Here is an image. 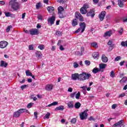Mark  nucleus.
<instances>
[{"mask_svg":"<svg viewBox=\"0 0 127 127\" xmlns=\"http://www.w3.org/2000/svg\"><path fill=\"white\" fill-rule=\"evenodd\" d=\"M17 0H11L9 1V5L14 10H18L20 8V4L17 1Z\"/></svg>","mask_w":127,"mask_h":127,"instance_id":"1","label":"nucleus"},{"mask_svg":"<svg viewBox=\"0 0 127 127\" xmlns=\"http://www.w3.org/2000/svg\"><path fill=\"white\" fill-rule=\"evenodd\" d=\"M91 77V74L86 73V72H82L79 74V81H85V80H89Z\"/></svg>","mask_w":127,"mask_h":127,"instance_id":"2","label":"nucleus"},{"mask_svg":"<svg viewBox=\"0 0 127 127\" xmlns=\"http://www.w3.org/2000/svg\"><path fill=\"white\" fill-rule=\"evenodd\" d=\"M89 7H90L89 3H85L80 9V13H81V14H86V13L88 12L87 9L89 8Z\"/></svg>","mask_w":127,"mask_h":127,"instance_id":"3","label":"nucleus"},{"mask_svg":"<svg viewBox=\"0 0 127 127\" xmlns=\"http://www.w3.org/2000/svg\"><path fill=\"white\" fill-rule=\"evenodd\" d=\"M88 110H86L83 112H81L79 114V118L81 121H83V120H87V118H88Z\"/></svg>","mask_w":127,"mask_h":127,"instance_id":"4","label":"nucleus"},{"mask_svg":"<svg viewBox=\"0 0 127 127\" xmlns=\"http://www.w3.org/2000/svg\"><path fill=\"white\" fill-rule=\"evenodd\" d=\"M64 11V8L63 7L60 6L58 8V13L59 14L60 18H64L65 16L63 15V12Z\"/></svg>","mask_w":127,"mask_h":127,"instance_id":"5","label":"nucleus"},{"mask_svg":"<svg viewBox=\"0 0 127 127\" xmlns=\"http://www.w3.org/2000/svg\"><path fill=\"white\" fill-rule=\"evenodd\" d=\"M75 18L79 19V21H84V17L79 12H76L74 15Z\"/></svg>","mask_w":127,"mask_h":127,"instance_id":"6","label":"nucleus"},{"mask_svg":"<svg viewBox=\"0 0 127 127\" xmlns=\"http://www.w3.org/2000/svg\"><path fill=\"white\" fill-rule=\"evenodd\" d=\"M114 127H125V124H124V120H122L113 125Z\"/></svg>","mask_w":127,"mask_h":127,"instance_id":"7","label":"nucleus"},{"mask_svg":"<svg viewBox=\"0 0 127 127\" xmlns=\"http://www.w3.org/2000/svg\"><path fill=\"white\" fill-rule=\"evenodd\" d=\"M30 34L31 35H38L39 32H38V29L36 28H33L29 30Z\"/></svg>","mask_w":127,"mask_h":127,"instance_id":"8","label":"nucleus"},{"mask_svg":"<svg viewBox=\"0 0 127 127\" xmlns=\"http://www.w3.org/2000/svg\"><path fill=\"white\" fill-rule=\"evenodd\" d=\"M8 45V43L5 41H1L0 42V48L3 49Z\"/></svg>","mask_w":127,"mask_h":127,"instance_id":"9","label":"nucleus"},{"mask_svg":"<svg viewBox=\"0 0 127 127\" xmlns=\"http://www.w3.org/2000/svg\"><path fill=\"white\" fill-rule=\"evenodd\" d=\"M79 73H75L71 74V79L74 81L78 80L79 81Z\"/></svg>","mask_w":127,"mask_h":127,"instance_id":"10","label":"nucleus"},{"mask_svg":"<svg viewBox=\"0 0 127 127\" xmlns=\"http://www.w3.org/2000/svg\"><path fill=\"white\" fill-rule=\"evenodd\" d=\"M56 17L55 16H52L48 19V23H50L51 25L54 24V22L55 21Z\"/></svg>","mask_w":127,"mask_h":127,"instance_id":"11","label":"nucleus"},{"mask_svg":"<svg viewBox=\"0 0 127 127\" xmlns=\"http://www.w3.org/2000/svg\"><path fill=\"white\" fill-rule=\"evenodd\" d=\"M86 16H91L93 18L95 16V10L94 9H91L90 11L87 12Z\"/></svg>","mask_w":127,"mask_h":127,"instance_id":"12","label":"nucleus"},{"mask_svg":"<svg viewBox=\"0 0 127 127\" xmlns=\"http://www.w3.org/2000/svg\"><path fill=\"white\" fill-rule=\"evenodd\" d=\"M106 11H103L99 15V19H100L101 21H103L104 19L105 18V16H106Z\"/></svg>","mask_w":127,"mask_h":127,"instance_id":"13","label":"nucleus"},{"mask_svg":"<svg viewBox=\"0 0 127 127\" xmlns=\"http://www.w3.org/2000/svg\"><path fill=\"white\" fill-rule=\"evenodd\" d=\"M126 1H127V0H118V5L120 7H124Z\"/></svg>","mask_w":127,"mask_h":127,"instance_id":"14","label":"nucleus"},{"mask_svg":"<svg viewBox=\"0 0 127 127\" xmlns=\"http://www.w3.org/2000/svg\"><path fill=\"white\" fill-rule=\"evenodd\" d=\"M80 28L81 29V33H83L85 31V28H86V24L85 22H82L79 24Z\"/></svg>","mask_w":127,"mask_h":127,"instance_id":"15","label":"nucleus"},{"mask_svg":"<svg viewBox=\"0 0 127 127\" xmlns=\"http://www.w3.org/2000/svg\"><path fill=\"white\" fill-rule=\"evenodd\" d=\"M102 61L103 63H107L109 61V59L108 57H106L105 54H103L101 57Z\"/></svg>","mask_w":127,"mask_h":127,"instance_id":"16","label":"nucleus"},{"mask_svg":"<svg viewBox=\"0 0 127 127\" xmlns=\"http://www.w3.org/2000/svg\"><path fill=\"white\" fill-rule=\"evenodd\" d=\"M53 87H54L53 84H47L46 86L45 89L46 91H52L53 89Z\"/></svg>","mask_w":127,"mask_h":127,"instance_id":"17","label":"nucleus"},{"mask_svg":"<svg viewBox=\"0 0 127 127\" xmlns=\"http://www.w3.org/2000/svg\"><path fill=\"white\" fill-rule=\"evenodd\" d=\"M66 104L68 109L74 108V102L73 101H69Z\"/></svg>","mask_w":127,"mask_h":127,"instance_id":"18","label":"nucleus"},{"mask_svg":"<svg viewBox=\"0 0 127 127\" xmlns=\"http://www.w3.org/2000/svg\"><path fill=\"white\" fill-rule=\"evenodd\" d=\"M36 54V57H37V58H38V59H40L42 58V54L41 53V52H40V51H37L35 53Z\"/></svg>","mask_w":127,"mask_h":127,"instance_id":"19","label":"nucleus"},{"mask_svg":"<svg viewBox=\"0 0 127 127\" xmlns=\"http://www.w3.org/2000/svg\"><path fill=\"white\" fill-rule=\"evenodd\" d=\"M107 67V64H99V69L103 70L105 69Z\"/></svg>","mask_w":127,"mask_h":127,"instance_id":"20","label":"nucleus"},{"mask_svg":"<svg viewBox=\"0 0 127 127\" xmlns=\"http://www.w3.org/2000/svg\"><path fill=\"white\" fill-rule=\"evenodd\" d=\"M112 34H113V32H112V31H107L104 34V37H107L108 36L110 37V36H111Z\"/></svg>","mask_w":127,"mask_h":127,"instance_id":"21","label":"nucleus"},{"mask_svg":"<svg viewBox=\"0 0 127 127\" xmlns=\"http://www.w3.org/2000/svg\"><path fill=\"white\" fill-rule=\"evenodd\" d=\"M0 67H4L5 68L7 66V63L3 61H1L0 62Z\"/></svg>","mask_w":127,"mask_h":127,"instance_id":"22","label":"nucleus"},{"mask_svg":"<svg viewBox=\"0 0 127 127\" xmlns=\"http://www.w3.org/2000/svg\"><path fill=\"white\" fill-rule=\"evenodd\" d=\"M93 58L94 59H98L99 58V53L98 52H94L92 54Z\"/></svg>","mask_w":127,"mask_h":127,"instance_id":"23","label":"nucleus"},{"mask_svg":"<svg viewBox=\"0 0 127 127\" xmlns=\"http://www.w3.org/2000/svg\"><path fill=\"white\" fill-rule=\"evenodd\" d=\"M85 51V48L84 47H81L80 49V51L81 52L80 53V52H77V54L78 55H79V56H82L83 55V52Z\"/></svg>","mask_w":127,"mask_h":127,"instance_id":"24","label":"nucleus"},{"mask_svg":"<svg viewBox=\"0 0 127 127\" xmlns=\"http://www.w3.org/2000/svg\"><path fill=\"white\" fill-rule=\"evenodd\" d=\"M13 117L14 118H19V117H20V114L19 113L18 111H17L13 113Z\"/></svg>","mask_w":127,"mask_h":127,"instance_id":"25","label":"nucleus"},{"mask_svg":"<svg viewBox=\"0 0 127 127\" xmlns=\"http://www.w3.org/2000/svg\"><path fill=\"white\" fill-rule=\"evenodd\" d=\"M71 24L72 26H76V25H78V22L77 21V19H73L71 22Z\"/></svg>","mask_w":127,"mask_h":127,"instance_id":"26","label":"nucleus"},{"mask_svg":"<svg viewBox=\"0 0 127 127\" xmlns=\"http://www.w3.org/2000/svg\"><path fill=\"white\" fill-rule=\"evenodd\" d=\"M54 7L53 6H49L47 7V10L49 11V12H53V11H54Z\"/></svg>","mask_w":127,"mask_h":127,"instance_id":"27","label":"nucleus"},{"mask_svg":"<svg viewBox=\"0 0 127 127\" xmlns=\"http://www.w3.org/2000/svg\"><path fill=\"white\" fill-rule=\"evenodd\" d=\"M80 107H81V103H80V102H76L74 104V108L75 109H80Z\"/></svg>","mask_w":127,"mask_h":127,"instance_id":"28","label":"nucleus"},{"mask_svg":"<svg viewBox=\"0 0 127 127\" xmlns=\"http://www.w3.org/2000/svg\"><path fill=\"white\" fill-rule=\"evenodd\" d=\"M100 70L98 68L95 67L93 68L92 70V72L94 73V74H97L98 72H100Z\"/></svg>","mask_w":127,"mask_h":127,"instance_id":"29","label":"nucleus"},{"mask_svg":"<svg viewBox=\"0 0 127 127\" xmlns=\"http://www.w3.org/2000/svg\"><path fill=\"white\" fill-rule=\"evenodd\" d=\"M64 110V106H61L58 107H57L55 109V111H63Z\"/></svg>","mask_w":127,"mask_h":127,"instance_id":"30","label":"nucleus"},{"mask_svg":"<svg viewBox=\"0 0 127 127\" xmlns=\"http://www.w3.org/2000/svg\"><path fill=\"white\" fill-rule=\"evenodd\" d=\"M90 45L92 47H94V48H98L99 47L98 44L96 42L92 43Z\"/></svg>","mask_w":127,"mask_h":127,"instance_id":"31","label":"nucleus"},{"mask_svg":"<svg viewBox=\"0 0 127 127\" xmlns=\"http://www.w3.org/2000/svg\"><path fill=\"white\" fill-rule=\"evenodd\" d=\"M127 81V77H124L120 81V83L121 84H123V83H126Z\"/></svg>","mask_w":127,"mask_h":127,"instance_id":"32","label":"nucleus"},{"mask_svg":"<svg viewBox=\"0 0 127 127\" xmlns=\"http://www.w3.org/2000/svg\"><path fill=\"white\" fill-rule=\"evenodd\" d=\"M25 73L26 75L27 76H32V73H31V71H30L29 70H26Z\"/></svg>","mask_w":127,"mask_h":127,"instance_id":"33","label":"nucleus"},{"mask_svg":"<svg viewBox=\"0 0 127 127\" xmlns=\"http://www.w3.org/2000/svg\"><path fill=\"white\" fill-rule=\"evenodd\" d=\"M118 32L119 35H122L123 34V32H124V29L123 28H120L119 29Z\"/></svg>","mask_w":127,"mask_h":127,"instance_id":"34","label":"nucleus"},{"mask_svg":"<svg viewBox=\"0 0 127 127\" xmlns=\"http://www.w3.org/2000/svg\"><path fill=\"white\" fill-rule=\"evenodd\" d=\"M58 105V102H54L52 104L48 105L47 107H52V106H57Z\"/></svg>","mask_w":127,"mask_h":127,"instance_id":"35","label":"nucleus"},{"mask_svg":"<svg viewBox=\"0 0 127 127\" xmlns=\"http://www.w3.org/2000/svg\"><path fill=\"white\" fill-rule=\"evenodd\" d=\"M20 115L22 114L23 113H25V109H20L18 110Z\"/></svg>","mask_w":127,"mask_h":127,"instance_id":"36","label":"nucleus"},{"mask_svg":"<svg viewBox=\"0 0 127 127\" xmlns=\"http://www.w3.org/2000/svg\"><path fill=\"white\" fill-rule=\"evenodd\" d=\"M51 115L49 112L47 113V114L44 116V119H49Z\"/></svg>","mask_w":127,"mask_h":127,"instance_id":"37","label":"nucleus"},{"mask_svg":"<svg viewBox=\"0 0 127 127\" xmlns=\"http://www.w3.org/2000/svg\"><path fill=\"white\" fill-rule=\"evenodd\" d=\"M121 45L122 46H123L124 47H125L126 46L127 47V41H126L125 42H124V41L122 42Z\"/></svg>","mask_w":127,"mask_h":127,"instance_id":"38","label":"nucleus"},{"mask_svg":"<svg viewBox=\"0 0 127 127\" xmlns=\"http://www.w3.org/2000/svg\"><path fill=\"white\" fill-rule=\"evenodd\" d=\"M81 96V93H80V92H78L76 95H75V98L77 99V100H79L80 96Z\"/></svg>","mask_w":127,"mask_h":127,"instance_id":"39","label":"nucleus"},{"mask_svg":"<svg viewBox=\"0 0 127 127\" xmlns=\"http://www.w3.org/2000/svg\"><path fill=\"white\" fill-rule=\"evenodd\" d=\"M38 48H39V49H40V50H43L44 49V45H39L38 46Z\"/></svg>","mask_w":127,"mask_h":127,"instance_id":"40","label":"nucleus"},{"mask_svg":"<svg viewBox=\"0 0 127 127\" xmlns=\"http://www.w3.org/2000/svg\"><path fill=\"white\" fill-rule=\"evenodd\" d=\"M67 1V0H58V2L60 3H65Z\"/></svg>","mask_w":127,"mask_h":127,"instance_id":"41","label":"nucleus"},{"mask_svg":"<svg viewBox=\"0 0 127 127\" xmlns=\"http://www.w3.org/2000/svg\"><path fill=\"white\" fill-rule=\"evenodd\" d=\"M10 28H12V26H11V25L8 26L6 29V32H9V31L10 30Z\"/></svg>","mask_w":127,"mask_h":127,"instance_id":"42","label":"nucleus"},{"mask_svg":"<svg viewBox=\"0 0 127 127\" xmlns=\"http://www.w3.org/2000/svg\"><path fill=\"white\" fill-rule=\"evenodd\" d=\"M27 87H28V85L25 84L21 86V90H24V89H26Z\"/></svg>","mask_w":127,"mask_h":127,"instance_id":"43","label":"nucleus"},{"mask_svg":"<svg viewBox=\"0 0 127 127\" xmlns=\"http://www.w3.org/2000/svg\"><path fill=\"white\" fill-rule=\"evenodd\" d=\"M110 77L112 78H114V77H115V72L113 71V70H112L110 72Z\"/></svg>","mask_w":127,"mask_h":127,"instance_id":"44","label":"nucleus"},{"mask_svg":"<svg viewBox=\"0 0 127 127\" xmlns=\"http://www.w3.org/2000/svg\"><path fill=\"white\" fill-rule=\"evenodd\" d=\"M73 67L74 68H78V67H79V64H78V63L76 62H74L73 63Z\"/></svg>","mask_w":127,"mask_h":127,"instance_id":"45","label":"nucleus"},{"mask_svg":"<svg viewBox=\"0 0 127 127\" xmlns=\"http://www.w3.org/2000/svg\"><path fill=\"white\" fill-rule=\"evenodd\" d=\"M32 106H33V103H29L27 106V108H28V109H30V108H31V107H32Z\"/></svg>","mask_w":127,"mask_h":127,"instance_id":"46","label":"nucleus"},{"mask_svg":"<svg viewBox=\"0 0 127 127\" xmlns=\"http://www.w3.org/2000/svg\"><path fill=\"white\" fill-rule=\"evenodd\" d=\"M76 122H77V119H76V118H73L71 120V124H76Z\"/></svg>","mask_w":127,"mask_h":127,"instance_id":"47","label":"nucleus"},{"mask_svg":"<svg viewBox=\"0 0 127 127\" xmlns=\"http://www.w3.org/2000/svg\"><path fill=\"white\" fill-rule=\"evenodd\" d=\"M84 63L85 65H87V66H89L90 64H91V62L89 61H85Z\"/></svg>","mask_w":127,"mask_h":127,"instance_id":"48","label":"nucleus"},{"mask_svg":"<svg viewBox=\"0 0 127 127\" xmlns=\"http://www.w3.org/2000/svg\"><path fill=\"white\" fill-rule=\"evenodd\" d=\"M56 35H57L58 36H61V35H62V32L58 31L56 32Z\"/></svg>","mask_w":127,"mask_h":127,"instance_id":"49","label":"nucleus"},{"mask_svg":"<svg viewBox=\"0 0 127 127\" xmlns=\"http://www.w3.org/2000/svg\"><path fill=\"white\" fill-rule=\"evenodd\" d=\"M5 15L7 17H9V16H11V13H10V12H6Z\"/></svg>","mask_w":127,"mask_h":127,"instance_id":"50","label":"nucleus"},{"mask_svg":"<svg viewBox=\"0 0 127 127\" xmlns=\"http://www.w3.org/2000/svg\"><path fill=\"white\" fill-rule=\"evenodd\" d=\"M40 7V3H37L36 4V8L37 9H39V8Z\"/></svg>","mask_w":127,"mask_h":127,"instance_id":"51","label":"nucleus"},{"mask_svg":"<svg viewBox=\"0 0 127 127\" xmlns=\"http://www.w3.org/2000/svg\"><path fill=\"white\" fill-rule=\"evenodd\" d=\"M76 93L77 92H73L70 94V98H74L76 95Z\"/></svg>","mask_w":127,"mask_h":127,"instance_id":"52","label":"nucleus"},{"mask_svg":"<svg viewBox=\"0 0 127 127\" xmlns=\"http://www.w3.org/2000/svg\"><path fill=\"white\" fill-rule=\"evenodd\" d=\"M119 60H121V57L120 56H118L115 59V61H119Z\"/></svg>","mask_w":127,"mask_h":127,"instance_id":"53","label":"nucleus"},{"mask_svg":"<svg viewBox=\"0 0 127 127\" xmlns=\"http://www.w3.org/2000/svg\"><path fill=\"white\" fill-rule=\"evenodd\" d=\"M67 92H69L70 93H72L73 92V88L71 87H69L67 90Z\"/></svg>","mask_w":127,"mask_h":127,"instance_id":"54","label":"nucleus"},{"mask_svg":"<svg viewBox=\"0 0 127 127\" xmlns=\"http://www.w3.org/2000/svg\"><path fill=\"white\" fill-rule=\"evenodd\" d=\"M59 48H60V50H61V51H64L65 49H64V48L63 47V46H62V45H60Z\"/></svg>","mask_w":127,"mask_h":127,"instance_id":"55","label":"nucleus"},{"mask_svg":"<svg viewBox=\"0 0 127 127\" xmlns=\"http://www.w3.org/2000/svg\"><path fill=\"white\" fill-rule=\"evenodd\" d=\"M125 96H126V93H122V94L119 95V97L123 98V97H125Z\"/></svg>","mask_w":127,"mask_h":127,"instance_id":"56","label":"nucleus"},{"mask_svg":"<svg viewBox=\"0 0 127 127\" xmlns=\"http://www.w3.org/2000/svg\"><path fill=\"white\" fill-rule=\"evenodd\" d=\"M29 50H33V45H31L29 46Z\"/></svg>","mask_w":127,"mask_h":127,"instance_id":"57","label":"nucleus"},{"mask_svg":"<svg viewBox=\"0 0 127 127\" xmlns=\"http://www.w3.org/2000/svg\"><path fill=\"white\" fill-rule=\"evenodd\" d=\"M116 108H117V104L112 105V109H113V110H115V109H116Z\"/></svg>","mask_w":127,"mask_h":127,"instance_id":"58","label":"nucleus"},{"mask_svg":"<svg viewBox=\"0 0 127 127\" xmlns=\"http://www.w3.org/2000/svg\"><path fill=\"white\" fill-rule=\"evenodd\" d=\"M38 19H39L40 20H42V16H41V15H38Z\"/></svg>","mask_w":127,"mask_h":127,"instance_id":"59","label":"nucleus"},{"mask_svg":"<svg viewBox=\"0 0 127 127\" xmlns=\"http://www.w3.org/2000/svg\"><path fill=\"white\" fill-rule=\"evenodd\" d=\"M88 120L89 121H95V119H94V118H93V117L91 116Z\"/></svg>","mask_w":127,"mask_h":127,"instance_id":"60","label":"nucleus"},{"mask_svg":"<svg viewBox=\"0 0 127 127\" xmlns=\"http://www.w3.org/2000/svg\"><path fill=\"white\" fill-rule=\"evenodd\" d=\"M125 64V61H123V62H121L120 63V66H124V64Z\"/></svg>","mask_w":127,"mask_h":127,"instance_id":"61","label":"nucleus"},{"mask_svg":"<svg viewBox=\"0 0 127 127\" xmlns=\"http://www.w3.org/2000/svg\"><path fill=\"white\" fill-rule=\"evenodd\" d=\"M26 14V13H24L22 14V19H24Z\"/></svg>","mask_w":127,"mask_h":127,"instance_id":"62","label":"nucleus"},{"mask_svg":"<svg viewBox=\"0 0 127 127\" xmlns=\"http://www.w3.org/2000/svg\"><path fill=\"white\" fill-rule=\"evenodd\" d=\"M34 115L35 117V119H37V115H38L37 112H34Z\"/></svg>","mask_w":127,"mask_h":127,"instance_id":"63","label":"nucleus"},{"mask_svg":"<svg viewBox=\"0 0 127 127\" xmlns=\"http://www.w3.org/2000/svg\"><path fill=\"white\" fill-rule=\"evenodd\" d=\"M112 43H113V41H108V45H112Z\"/></svg>","mask_w":127,"mask_h":127,"instance_id":"64","label":"nucleus"}]
</instances>
